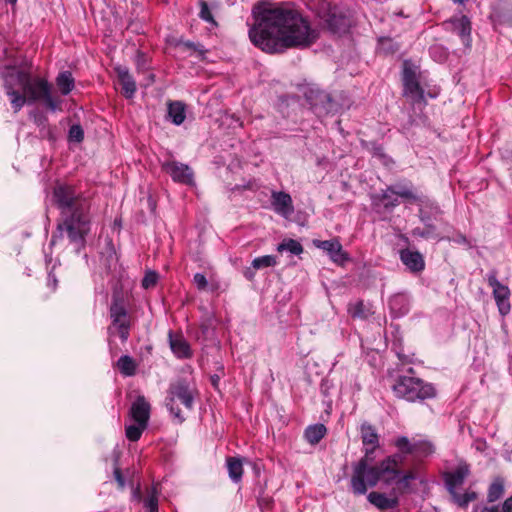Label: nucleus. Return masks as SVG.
<instances>
[{
	"label": "nucleus",
	"mask_w": 512,
	"mask_h": 512,
	"mask_svg": "<svg viewBox=\"0 0 512 512\" xmlns=\"http://www.w3.org/2000/svg\"><path fill=\"white\" fill-rule=\"evenodd\" d=\"M348 313L352 318L367 319L371 314V310L365 306L363 301H357L348 305Z\"/></svg>",
	"instance_id": "72a5a7b5"
},
{
	"label": "nucleus",
	"mask_w": 512,
	"mask_h": 512,
	"mask_svg": "<svg viewBox=\"0 0 512 512\" xmlns=\"http://www.w3.org/2000/svg\"><path fill=\"white\" fill-rule=\"evenodd\" d=\"M226 463L230 479L235 483H239L243 476L242 461L237 457H228Z\"/></svg>",
	"instance_id": "7c9ffc66"
},
{
	"label": "nucleus",
	"mask_w": 512,
	"mask_h": 512,
	"mask_svg": "<svg viewBox=\"0 0 512 512\" xmlns=\"http://www.w3.org/2000/svg\"><path fill=\"white\" fill-rule=\"evenodd\" d=\"M168 116L173 124L181 125L186 118L185 104L181 101H171L168 104Z\"/></svg>",
	"instance_id": "bb28decb"
},
{
	"label": "nucleus",
	"mask_w": 512,
	"mask_h": 512,
	"mask_svg": "<svg viewBox=\"0 0 512 512\" xmlns=\"http://www.w3.org/2000/svg\"><path fill=\"white\" fill-rule=\"evenodd\" d=\"M3 81L15 113L26 103L32 104L39 100H43L52 111L59 107V101L53 98L48 81L41 77H33L29 71L11 68L3 75Z\"/></svg>",
	"instance_id": "7ed1b4c3"
},
{
	"label": "nucleus",
	"mask_w": 512,
	"mask_h": 512,
	"mask_svg": "<svg viewBox=\"0 0 512 512\" xmlns=\"http://www.w3.org/2000/svg\"><path fill=\"white\" fill-rule=\"evenodd\" d=\"M327 28L334 34H342L348 31L351 20L337 7H329L322 16Z\"/></svg>",
	"instance_id": "9b49d317"
},
{
	"label": "nucleus",
	"mask_w": 512,
	"mask_h": 512,
	"mask_svg": "<svg viewBox=\"0 0 512 512\" xmlns=\"http://www.w3.org/2000/svg\"><path fill=\"white\" fill-rule=\"evenodd\" d=\"M326 432L327 429L324 424L310 425L306 428L304 437L308 443L315 445L321 441Z\"/></svg>",
	"instance_id": "c756f323"
},
{
	"label": "nucleus",
	"mask_w": 512,
	"mask_h": 512,
	"mask_svg": "<svg viewBox=\"0 0 512 512\" xmlns=\"http://www.w3.org/2000/svg\"><path fill=\"white\" fill-rule=\"evenodd\" d=\"M403 86L404 95L410 96L415 103L424 101V91L417 80L415 72L412 69H404Z\"/></svg>",
	"instance_id": "dca6fc26"
},
{
	"label": "nucleus",
	"mask_w": 512,
	"mask_h": 512,
	"mask_svg": "<svg viewBox=\"0 0 512 512\" xmlns=\"http://www.w3.org/2000/svg\"><path fill=\"white\" fill-rule=\"evenodd\" d=\"M395 446L403 454L414 453V442H411L406 436L398 437L395 441Z\"/></svg>",
	"instance_id": "ea45409f"
},
{
	"label": "nucleus",
	"mask_w": 512,
	"mask_h": 512,
	"mask_svg": "<svg viewBox=\"0 0 512 512\" xmlns=\"http://www.w3.org/2000/svg\"><path fill=\"white\" fill-rule=\"evenodd\" d=\"M360 434L362 443L365 447L378 448L379 435L376 429L369 423L365 422L361 425Z\"/></svg>",
	"instance_id": "393cba45"
},
{
	"label": "nucleus",
	"mask_w": 512,
	"mask_h": 512,
	"mask_svg": "<svg viewBox=\"0 0 512 512\" xmlns=\"http://www.w3.org/2000/svg\"><path fill=\"white\" fill-rule=\"evenodd\" d=\"M502 512H512V496L503 503Z\"/></svg>",
	"instance_id": "3c124183"
},
{
	"label": "nucleus",
	"mask_w": 512,
	"mask_h": 512,
	"mask_svg": "<svg viewBox=\"0 0 512 512\" xmlns=\"http://www.w3.org/2000/svg\"><path fill=\"white\" fill-rule=\"evenodd\" d=\"M451 25V30L456 33L462 40L465 47L471 46V21L466 15L453 17L446 22Z\"/></svg>",
	"instance_id": "f3484780"
},
{
	"label": "nucleus",
	"mask_w": 512,
	"mask_h": 512,
	"mask_svg": "<svg viewBox=\"0 0 512 512\" xmlns=\"http://www.w3.org/2000/svg\"><path fill=\"white\" fill-rule=\"evenodd\" d=\"M109 312L112 323L108 327V334L110 336L117 334L121 341L125 343L130 335L131 318L123 300L119 297H113Z\"/></svg>",
	"instance_id": "0eeeda50"
},
{
	"label": "nucleus",
	"mask_w": 512,
	"mask_h": 512,
	"mask_svg": "<svg viewBox=\"0 0 512 512\" xmlns=\"http://www.w3.org/2000/svg\"><path fill=\"white\" fill-rule=\"evenodd\" d=\"M161 168L174 182L188 186L195 185L194 172L187 164L178 161H166L162 163Z\"/></svg>",
	"instance_id": "9d476101"
},
{
	"label": "nucleus",
	"mask_w": 512,
	"mask_h": 512,
	"mask_svg": "<svg viewBox=\"0 0 512 512\" xmlns=\"http://www.w3.org/2000/svg\"><path fill=\"white\" fill-rule=\"evenodd\" d=\"M449 494L451 495L453 502L461 508H466L470 502L477 499V493L470 490L465 493H459L456 489L453 492H449Z\"/></svg>",
	"instance_id": "473e14b6"
},
{
	"label": "nucleus",
	"mask_w": 512,
	"mask_h": 512,
	"mask_svg": "<svg viewBox=\"0 0 512 512\" xmlns=\"http://www.w3.org/2000/svg\"><path fill=\"white\" fill-rule=\"evenodd\" d=\"M453 1H454L455 3H459V4H461V3H463V2H464V0H453Z\"/></svg>",
	"instance_id": "052dcab7"
},
{
	"label": "nucleus",
	"mask_w": 512,
	"mask_h": 512,
	"mask_svg": "<svg viewBox=\"0 0 512 512\" xmlns=\"http://www.w3.org/2000/svg\"><path fill=\"white\" fill-rule=\"evenodd\" d=\"M391 42H392V41H391V39H389V38H381V39H380V44H381L382 46H384L385 44H390Z\"/></svg>",
	"instance_id": "6e6d98bb"
},
{
	"label": "nucleus",
	"mask_w": 512,
	"mask_h": 512,
	"mask_svg": "<svg viewBox=\"0 0 512 512\" xmlns=\"http://www.w3.org/2000/svg\"><path fill=\"white\" fill-rule=\"evenodd\" d=\"M57 282L58 281H57L55 275L52 273H49L48 274V286H51L53 289H55L57 286Z\"/></svg>",
	"instance_id": "603ef678"
},
{
	"label": "nucleus",
	"mask_w": 512,
	"mask_h": 512,
	"mask_svg": "<svg viewBox=\"0 0 512 512\" xmlns=\"http://www.w3.org/2000/svg\"><path fill=\"white\" fill-rule=\"evenodd\" d=\"M376 449L374 447H366L365 455L353 465L350 487L352 493L356 496L365 495L368 487H375L381 480V462L378 465H370L374 460Z\"/></svg>",
	"instance_id": "20e7f679"
},
{
	"label": "nucleus",
	"mask_w": 512,
	"mask_h": 512,
	"mask_svg": "<svg viewBox=\"0 0 512 512\" xmlns=\"http://www.w3.org/2000/svg\"><path fill=\"white\" fill-rule=\"evenodd\" d=\"M415 479V475L412 472L406 473L404 476L399 478L396 483L403 492L410 491L409 483Z\"/></svg>",
	"instance_id": "de8ad7c7"
},
{
	"label": "nucleus",
	"mask_w": 512,
	"mask_h": 512,
	"mask_svg": "<svg viewBox=\"0 0 512 512\" xmlns=\"http://www.w3.org/2000/svg\"><path fill=\"white\" fill-rule=\"evenodd\" d=\"M504 493V481L501 478H496L489 486L487 493L488 502L497 501Z\"/></svg>",
	"instance_id": "f704fd0d"
},
{
	"label": "nucleus",
	"mask_w": 512,
	"mask_h": 512,
	"mask_svg": "<svg viewBox=\"0 0 512 512\" xmlns=\"http://www.w3.org/2000/svg\"><path fill=\"white\" fill-rule=\"evenodd\" d=\"M168 340L171 351L178 359H189L192 357V349L182 334L168 333Z\"/></svg>",
	"instance_id": "aec40b11"
},
{
	"label": "nucleus",
	"mask_w": 512,
	"mask_h": 512,
	"mask_svg": "<svg viewBox=\"0 0 512 512\" xmlns=\"http://www.w3.org/2000/svg\"><path fill=\"white\" fill-rule=\"evenodd\" d=\"M132 419L141 425H148L150 417V404L144 396H138L130 408Z\"/></svg>",
	"instance_id": "5701e85b"
},
{
	"label": "nucleus",
	"mask_w": 512,
	"mask_h": 512,
	"mask_svg": "<svg viewBox=\"0 0 512 512\" xmlns=\"http://www.w3.org/2000/svg\"><path fill=\"white\" fill-rule=\"evenodd\" d=\"M36 122L38 123V125H44L47 122V118L42 116L38 120H36Z\"/></svg>",
	"instance_id": "4d7b16f0"
},
{
	"label": "nucleus",
	"mask_w": 512,
	"mask_h": 512,
	"mask_svg": "<svg viewBox=\"0 0 512 512\" xmlns=\"http://www.w3.org/2000/svg\"><path fill=\"white\" fill-rule=\"evenodd\" d=\"M367 500L381 512H394L399 506V498L394 493L388 496L382 492L372 491L367 495Z\"/></svg>",
	"instance_id": "4468645a"
},
{
	"label": "nucleus",
	"mask_w": 512,
	"mask_h": 512,
	"mask_svg": "<svg viewBox=\"0 0 512 512\" xmlns=\"http://www.w3.org/2000/svg\"><path fill=\"white\" fill-rule=\"evenodd\" d=\"M252 13L254 23L249 29V38L264 52L307 48L319 37V31L289 5L261 2L254 6Z\"/></svg>",
	"instance_id": "f257e3e1"
},
{
	"label": "nucleus",
	"mask_w": 512,
	"mask_h": 512,
	"mask_svg": "<svg viewBox=\"0 0 512 512\" xmlns=\"http://www.w3.org/2000/svg\"><path fill=\"white\" fill-rule=\"evenodd\" d=\"M434 445L426 440L415 441L414 442V455L418 457H427L434 453Z\"/></svg>",
	"instance_id": "e433bc0d"
},
{
	"label": "nucleus",
	"mask_w": 512,
	"mask_h": 512,
	"mask_svg": "<svg viewBox=\"0 0 512 512\" xmlns=\"http://www.w3.org/2000/svg\"><path fill=\"white\" fill-rule=\"evenodd\" d=\"M116 367L125 377L134 376L137 372V363L129 355L121 356L116 363Z\"/></svg>",
	"instance_id": "c85d7f7f"
},
{
	"label": "nucleus",
	"mask_w": 512,
	"mask_h": 512,
	"mask_svg": "<svg viewBox=\"0 0 512 512\" xmlns=\"http://www.w3.org/2000/svg\"><path fill=\"white\" fill-rule=\"evenodd\" d=\"M403 460V455L396 453L381 461V480H384L385 483L389 484L391 481L398 478L400 474L398 467Z\"/></svg>",
	"instance_id": "a211bd4d"
},
{
	"label": "nucleus",
	"mask_w": 512,
	"mask_h": 512,
	"mask_svg": "<svg viewBox=\"0 0 512 512\" xmlns=\"http://www.w3.org/2000/svg\"><path fill=\"white\" fill-rule=\"evenodd\" d=\"M389 307L397 317H401L409 311V300L403 294L394 295L389 300Z\"/></svg>",
	"instance_id": "cd10ccee"
},
{
	"label": "nucleus",
	"mask_w": 512,
	"mask_h": 512,
	"mask_svg": "<svg viewBox=\"0 0 512 512\" xmlns=\"http://www.w3.org/2000/svg\"><path fill=\"white\" fill-rule=\"evenodd\" d=\"M135 65L138 73L145 74V86H149L155 82V75L150 70V61L148 56L141 52L137 51L135 56Z\"/></svg>",
	"instance_id": "b1692460"
},
{
	"label": "nucleus",
	"mask_w": 512,
	"mask_h": 512,
	"mask_svg": "<svg viewBox=\"0 0 512 512\" xmlns=\"http://www.w3.org/2000/svg\"><path fill=\"white\" fill-rule=\"evenodd\" d=\"M178 44L183 45L185 48H187L189 50H193L200 57H204L205 53L207 52V50L204 48V46L201 45L200 43H194L191 41H179Z\"/></svg>",
	"instance_id": "49530a36"
},
{
	"label": "nucleus",
	"mask_w": 512,
	"mask_h": 512,
	"mask_svg": "<svg viewBox=\"0 0 512 512\" xmlns=\"http://www.w3.org/2000/svg\"><path fill=\"white\" fill-rule=\"evenodd\" d=\"M389 191L395 192L397 197L410 203H423V197L419 195L411 182H398L389 186Z\"/></svg>",
	"instance_id": "4be33fe9"
},
{
	"label": "nucleus",
	"mask_w": 512,
	"mask_h": 512,
	"mask_svg": "<svg viewBox=\"0 0 512 512\" xmlns=\"http://www.w3.org/2000/svg\"><path fill=\"white\" fill-rule=\"evenodd\" d=\"M69 139L74 142H81L84 139V131L78 124L72 125L69 128Z\"/></svg>",
	"instance_id": "a18cd8bd"
},
{
	"label": "nucleus",
	"mask_w": 512,
	"mask_h": 512,
	"mask_svg": "<svg viewBox=\"0 0 512 512\" xmlns=\"http://www.w3.org/2000/svg\"><path fill=\"white\" fill-rule=\"evenodd\" d=\"M313 243L317 248L325 251L334 263L342 265L349 259L348 254L343 251L342 245L337 239L314 240Z\"/></svg>",
	"instance_id": "2eb2a0df"
},
{
	"label": "nucleus",
	"mask_w": 512,
	"mask_h": 512,
	"mask_svg": "<svg viewBox=\"0 0 512 512\" xmlns=\"http://www.w3.org/2000/svg\"><path fill=\"white\" fill-rule=\"evenodd\" d=\"M158 273L155 271H148L146 272L145 276L142 279V287L144 289H149L154 287L157 284L158 281Z\"/></svg>",
	"instance_id": "c03bdc74"
},
{
	"label": "nucleus",
	"mask_w": 512,
	"mask_h": 512,
	"mask_svg": "<svg viewBox=\"0 0 512 512\" xmlns=\"http://www.w3.org/2000/svg\"><path fill=\"white\" fill-rule=\"evenodd\" d=\"M400 260L412 273H420L425 268L424 258L418 251H413L408 248L402 249L400 251Z\"/></svg>",
	"instance_id": "412c9836"
},
{
	"label": "nucleus",
	"mask_w": 512,
	"mask_h": 512,
	"mask_svg": "<svg viewBox=\"0 0 512 512\" xmlns=\"http://www.w3.org/2000/svg\"><path fill=\"white\" fill-rule=\"evenodd\" d=\"M391 388L395 397L408 402H422L436 395V390L431 383L411 375L398 376Z\"/></svg>",
	"instance_id": "39448f33"
},
{
	"label": "nucleus",
	"mask_w": 512,
	"mask_h": 512,
	"mask_svg": "<svg viewBox=\"0 0 512 512\" xmlns=\"http://www.w3.org/2000/svg\"><path fill=\"white\" fill-rule=\"evenodd\" d=\"M435 231H436L435 226L428 224L423 229L422 228H415L413 230L412 234L414 236H419L421 238H426V239H428V238H436L437 235H436Z\"/></svg>",
	"instance_id": "79ce46f5"
},
{
	"label": "nucleus",
	"mask_w": 512,
	"mask_h": 512,
	"mask_svg": "<svg viewBox=\"0 0 512 512\" xmlns=\"http://www.w3.org/2000/svg\"><path fill=\"white\" fill-rule=\"evenodd\" d=\"M146 427L147 425H141L138 423L128 425L125 430L127 439L133 442L138 441Z\"/></svg>",
	"instance_id": "58836bf2"
},
{
	"label": "nucleus",
	"mask_w": 512,
	"mask_h": 512,
	"mask_svg": "<svg viewBox=\"0 0 512 512\" xmlns=\"http://www.w3.org/2000/svg\"><path fill=\"white\" fill-rule=\"evenodd\" d=\"M199 17L208 23L217 25L213 15H212L211 10L205 1H201V3H200Z\"/></svg>",
	"instance_id": "37998d69"
},
{
	"label": "nucleus",
	"mask_w": 512,
	"mask_h": 512,
	"mask_svg": "<svg viewBox=\"0 0 512 512\" xmlns=\"http://www.w3.org/2000/svg\"><path fill=\"white\" fill-rule=\"evenodd\" d=\"M114 476H115V479L118 481V483L120 484V486H124L125 484V481L123 479V476L121 474V471L119 469H115L114 471Z\"/></svg>",
	"instance_id": "864d4df0"
},
{
	"label": "nucleus",
	"mask_w": 512,
	"mask_h": 512,
	"mask_svg": "<svg viewBox=\"0 0 512 512\" xmlns=\"http://www.w3.org/2000/svg\"><path fill=\"white\" fill-rule=\"evenodd\" d=\"M305 98L318 117L325 116L334 110L335 105L330 94L319 88H308Z\"/></svg>",
	"instance_id": "1a4fd4ad"
},
{
	"label": "nucleus",
	"mask_w": 512,
	"mask_h": 512,
	"mask_svg": "<svg viewBox=\"0 0 512 512\" xmlns=\"http://www.w3.org/2000/svg\"><path fill=\"white\" fill-rule=\"evenodd\" d=\"M193 283L197 287L198 290L204 291L208 287V281L204 274L196 273L193 277Z\"/></svg>",
	"instance_id": "09e8293b"
},
{
	"label": "nucleus",
	"mask_w": 512,
	"mask_h": 512,
	"mask_svg": "<svg viewBox=\"0 0 512 512\" xmlns=\"http://www.w3.org/2000/svg\"><path fill=\"white\" fill-rule=\"evenodd\" d=\"M7 3L15 4L17 0H5Z\"/></svg>",
	"instance_id": "bf43d9fd"
},
{
	"label": "nucleus",
	"mask_w": 512,
	"mask_h": 512,
	"mask_svg": "<svg viewBox=\"0 0 512 512\" xmlns=\"http://www.w3.org/2000/svg\"><path fill=\"white\" fill-rule=\"evenodd\" d=\"M119 85L121 86L122 94L127 98L131 99L134 97L137 87L133 76L130 74L129 69L126 66L117 65L114 68Z\"/></svg>",
	"instance_id": "6ab92c4d"
},
{
	"label": "nucleus",
	"mask_w": 512,
	"mask_h": 512,
	"mask_svg": "<svg viewBox=\"0 0 512 512\" xmlns=\"http://www.w3.org/2000/svg\"><path fill=\"white\" fill-rule=\"evenodd\" d=\"M144 505L148 512H158V492L156 488H152L151 492L144 500Z\"/></svg>",
	"instance_id": "a19ab883"
},
{
	"label": "nucleus",
	"mask_w": 512,
	"mask_h": 512,
	"mask_svg": "<svg viewBox=\"0 0 512 512\" xmlns=\"http://www.w3.org/2000/svg\"><path fill=\"white\" fill-rule=\"evenodd\" d=\"M210 380H211L213 387L217 388L219 381H220V375H218V374L211 375Z\"/></svg>",
	"instance_id": "5fc2aeb1"
},
{
	"label": "nucleus",
	"mask_w": 512,
	"mask_h": 512,
	"mask_svg": "<svg viewBox=\"0 0 512 512\" xmlns=\"http://www.w3.org/2000/svg\"><path fill=\"white\" fill-rule=\"evenodd\" d=\"M375 203L382 205L387 211H392L400 204L395 192L389 191V186L375 197Z\"/></svg>",
	"instance_id": "a878e982"
},
{
	"label": "nucleus",
	"mask_w": 512,
	"mask_h": 512,
	"mask_svg": "<svg viewBox=\"0 0 512 512\" xmlns=\"http://www.w3.org/2000/svg\"><path fill=\"white\" fill-rule=\"evenodd\" d=\"M482 512H498L497 507L484 508Z\"/></svg>",
	"instance_id": "13d9d810"
},
{
	"label": "nucleus",
	"mask_w": 512,
	"mask_h": 512,
	"mask_svg": "<svg viewBox=\"0 0 512 512\" xmlns=\"http://www.w3.org/2000/svg\"><path fill=\"white\" fill-rule=\"evenodd\" d=\"M486 280L489 287L492 288V295L499 313L502 316H506L511 310V292L509 287L498 280V271L496 269H492L487 273Z\"/></svg>",
	"instance_id": "6e6552de"
},
{
	"label": "nucleus",
	"mask_w": 512,
	"mask_h": 512,
	"mask_svg": "<svg viewBox=\"0 0 512 512\" xmlns=\"http://www.w3.org/2000/svg\"><path fill=\"white\" fill-rule=\"evenodd\" d=\"M271 206L276 214L284 218H288L294 213L292 197L284 191L273 190L271 192Z\"/></svg>",
	"instance_id": "ddd939ff"
},
{
	"label": "nucleus",
	"mask_w": 512,
	"mask_h": 512,
	"mask_svg": "<svg viewBox=\"0 0 512 512\" xmlns=\"http://www.w3.org/2000/svg\"><path fill=\"white\" fill-rule=\"evenodd\" d=\"M470 473V465L466 462H460L452 471L445 472L443 478L448 492L458 489Z\"/></svg>",
	"instance_id": "f8f14e48"
},
{
	"label": "nucleus",
	"mask_w": 512,
	"mask_h": 512,
	"mask_svg": "<svg viewBox=\"0 0 512 512\" xmlns=\"http://www.w3.org/2000/svg\"><path fill=\"white\" fill-rule=\"evenodd\" d=\"M196 394V389L184 378L177 379L170 383L167 391L166 407L179 423L184 422L185 417L181 414V410L176 405V401H179L187 410H192Z\"/></svg>",
	"instance_id": "423d86ee"
},
{
	"label": "nucleus",
	"mask_w": 512,
	"mask_h": 512,
	"mask_svg": "<svg viewBox=\"0 0 512 512\" xmlns=\"http://www.w3.org/2000/svg\"><path fill=\"white\" fill-rule=\"evenodd\" d=\"M53 201L60 211V218L50 245H56L66 235L75 251L80 253L91 231L90 200L74 185L58 182L53 188Z\"/></svg>",
	"instance_id": "f03ea898"
},
{
	"label": "nucleus",
	"mask_w": 512,
	"mask_h": 512,
	"mask_svg": "<svg viewBox=\"0 0 512 512\" xmlns=\"http://www.w3.org/2000/svg\"><path fill=\"white\" fill-rule=\"evenodd\" d=\"M277 251H288L293 255H299L303 252V246L294 239H285L278 246Z\"/></svg>",
	"instance_id": "c9c22d12"
},
{
	"label": "nucleus",
	"mask_w": 512,
	"mask_h": 512,
	"mask_svg": "<svg viewBox=\"0 0 512 512\" xmlns=\"http://www.w3.org/2000/svg\"><path fill=\"white\" fill-rule=\"evenodd\" d=\"M253 267L257 270L274 267L277 264V257L274 255H264L253 259Z\"/></svg>",
	"instance_id": "4c0bfd02"
},
{
	"label": "nucleus",
	"mask_w": 512,
	"mask_h": 512,
	"mask_svg": "<svg viewBox=\"0 0 512 512\" xmlns=\"http://www.w3.org/2000/svg\"><path fill=\"white\" fill-rule=\"evenodd\" d=\"M256 270L257 269L253 267V262H252L250 267H247L244 269L243 275L247 280L253 281L255 278V275H256V273H255Z\"/></svg>",
	"instance_id": "8fccbe9b"
},
{
	"label": "nucleus",
	"mask_w": 512,
	"mask_h": 512,
	"mask_svg": "<svg viewBox=\"0 0 512 512\" xmlns=\"http://www.w3.org/2000/svg\"><path fill=\"white\" fill-rule=\"evenodd\" d=\"M56 84L63 95H68L74 88V78L70 71L59 73L56 78Z\"/></svg>",
	"instance_id": "2f4dec72"
}]
</instances>
